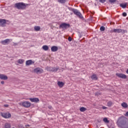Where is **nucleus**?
Listing matches in <instances>:
<instances>
[{"label": "nucleus", "mask_w": 128, "mask_h": 128, "mask_svg": "<svg viewBox=\"0 0 128 128\" xmlns=\"http://www.w3.org/2000/svg\"><path fill=\"white\" fill-rule=\"evenodd\" d=\"M46 70L48 72H58V68L47 67Z\"/></svg>", "instance_id": "nucleus-8"}, {"label": "nucleus", "mask_w": 128, "mask_h": 128, "mask_svg": "<svg viewBox=\"0 0 128 128\" xmlns=\"http://www.w3.org/2000/svg\"><path fill=\"white\" fill-rule=\"evenodd\" d=\"M125 116H128V112L125 114Z\"/></svg>", "instance_id": "nucleus-36"}, {"label": "nucleus", "mask_w": 128, "mask_h": 128, "mask_svg": "<svg viewBox=\"0 0 128 128\" xmlns=\"http://www.w3.org/2000/svg\"><path fill=\"white\" fill-rule=\"evenodd\" d=\"M0 114L1 116L4 118H12V114L8 112H0Z\"/></svg>", "instance_id": "nucleus-3"}, {"label": "nucleus", "mask_w": 128, "mask_h": 128, "mask_svg": "<svg viewBox=\"0 0 128 128\" xmlns=\"http://www.w3.org/2000/svg\"><path fill=\"white\" fill-rule=\"evenodd\" d=\"M122 16H127L126 12H123Z\"/></svg>", "instance_id": "nucleus-32"}, {"label": "nucleus", "mask_w": 128, "mask_h": 128, "mask_svg": "<svg viewBox=\"0 0 128 128\" xmlns=\"http://www.w3.org/2000/svg\"><path fill=\"white\" fill-rule=\"evenodd\" d=\"M126 74H128V69L126 70Z\"/></svg>", "instance_id": "nucleus-40"}, {"label": "nucleus", "mask_w": 128, "mask_h": 128, "mask_svg": "<svg viewBox=\"0 0 128 128\" xmlns=\"http://www.w3.org/2000/svg\"><path fill=\"white\" fill-rule=\"evenodd\" d=\"M58 84L60 88H62V86H64V83L62 82L59 81L58 82Z\"/></svg>", "instance_id": "nucleus-15"}, {"label": "nucleus", "mask_w": 128, "mask_h": 128, "mask_svg": "<svg viewBox=\"0 0 128 128\" xmlns=\"http://www.w3.org/2000/svg\"><path fill=\"white\" fill-rule=\"evenodd\" d=\"M110 2H116V0H109Z\"/></svg>", "instance_id": "nucleus-31"}, {"label": "nucleus", "mask_w": 128, "mask_h": 128, "mask_svg": "<svg viewBox=\"0 0 128 128\" xmlns=\"http://www.w3.org/2000/svg\"><path fill=\"white\" fill-rule=\"evenodd\" d=\"M26 66H30L31 64H32V60H28L26 61Z\"/></svg>", "instance_id": "nucleus-16"}, {"label": "nucleus", "mask_w": 128, "mask_h": 128, "mask_svg": "<svg viewBox=\"0 0 128 128\" xmlns=\"http://www.w3.org/2000/svg\"><path fill=\"white\" fill-rule=\"evenodd\" d=\"M17 62H18V64H24V60L22 59H19Z\"/></svg>", "instance_id": "nucleus-21"}, {"label": "nucleus", "mask_w": 128, "mask_h": 128, "mask_svg": "<svg viewBox=\"0 0 128 128\" xmlns=\"http://www.w3.org/2000/svg\"><path fill=\"white\" fill-rule=\"evenodd\" d=\"M121 106L122 108H126L128 106V104H126V102H122V104H121Z\"/></svg>", "instance_id": "nucleus-18"}, {"label": "nucleus", "mask_w": 128, "mask_h": 128, "mask_svg": "<svg viewBox=\"0 0 128 128\" xmlns=\"http://www.w3.org/2000/svg\"><path fill=\"white\" fill-rule=\"evenodd\" d=\"M12 39H6L5 40L1 41L2 44L4 46H6V44H8L10 42H12Z\"/></svg>", "instance_id": "nucleus-7"}, {"label": "nucleus", "mask_w": 128, "mask_h": 128, "mask_svg": "<svg viewBox=\"0 0 128 128\" xmlns=\"http://www.w3.org/2000/svg\"><path fill=\"white\" fill-rule=\"evenodd\" d=\"M14 46H18V43L14 42Z\"/></svg>", "instance_id": "nucleus-38"}, {"label": "nucleus", "mask_w": 128, "mask_h": 128, "mask_svg": "<svg viewBox=\"0 0 128 128\" xmlns=\"http://www.w3.org/2000/svg\"><path fill=\"white\" fill-rule=\"evenodd\" d=\"M112 106V102H108V106Z\"/></svg>", "instance_id": "nucleus-27"}, {"label": "nucleus", "mask_w": 128, "mask_h": 128, "mask_svg": "<svg viewBox=\"0 0 128 128\" xmlns=\"http://www.w3.org/2000/svg\"><path fill=\"white\" fill-rule=\"evenodd\" d=\"M102 110H106V108H108L104 106L102 107Z\"/></svg>", "instance_id": "nucleus-33"}, {"label": "nucleus", "mask_w": 128, "mask_h": 128, "mask_svg": "<svg viewBox=\"0 0 128 128\" xmlns=\"http://www.w3.org/2000/svg\"><path fill=\"white\" fill-rule=\"evenodd\" d=\"M0 83L2 84H4V81H2L0 82Z\"/></svg>", "instance_id": "nucleus-35"}, {"label": "nucleus", "mask_w": 128, "mask_h": 128, "mask_svg": "<svg viewBox=\"0 0 128 128\" xmlns=\"http://www.w3.org/2000/svg\"><path fill=\"white\" fill-rule=\"evenodd\" d=\"M91 78L94 80H98V76H96V74H93L91 76Z\"/></svg>", "instance_id": "nucleus-17"}, {"label": "nucleus", "mask_w": 128, "mask_h": 128, "mask_svg": "<svg viewBox=\"0 0 128 128\" xmlns=\"http://www.w3.org/2000/svg\"><path fill=\"white\" fill-rule=\"evenodd\" d=\"M40 102V100H38V98H32L33 102Z\"/></svg>", "instance_id": "nucleus-23"}, {"label": "nucleus", "mask_w": 128, "mask_h": 128, "mask_svg": "<svg viewBox=\"0 0 128 128\" xmlns=\"http://www.w3.org/2000/svg\"><path fill=\"white\" fill-rule=\"evenodd\" d=\"M126 6H128V3H122L120 4V6L122 8H126Z\"/></svg>", "instance_id": "nucleus-14"}, {"label": "nucleus", "mask_w": 128, "mask_h": 128, "mask_svg": "<svg viewBox=\"0 0 128 128\" xmlns=\"http://www.w3.org/2000/svg\"><path fill=\"white\" fill-rule=\"evenodd\" d=\"M22 106H24V108H30V102L28 101L22 102Z\"/></svg>", "instance_id": "nucleus-9"}, {"label": "nucleus", "mask_w": 128, "mask_h": 128, "mask_svg": "<svg viewBox=\"0 0 128 128\" xmlns=\"http://www.w3.org/2000/svg\"><path fill=\"white\" fill-rule=\"evenodd\" d=\"M14 6L16 8H18V10H24V8H26V5L24 3L18 2L16 3Z\"/></svg>", "instance_id": "nucleus-1"}, {"label": "nucleus", "mask_w": 128, "mask_h": 128, "mask_svg": "<svg viewBox=\"0 0 128 128\" xmlns=\"http://www.w3.org/2000/svg\"><path fill=\"white\" fill-rule=\"evenodd\" d=\"M4 128H10V124L8 122L6 123L5 125H4Z\"/></svg>", "instance_id": "nucleus-22"}, {"label": "nucleus", "mask_w": 128, "mask_h": 128, "mask_svg": "<svg viewBox=\"0 0 128 128\" xmlns=\"http://www.w3.org/2000/svg\"><path fill=\"white\" fill-rule=\"evenodd\" d=\"M104 30H106V28L104 26H102L100 28V30L102 31V32H104Z\"/></svg>", "instance_id": "nucleus-28"}, {"label": "nucleus", "mask_w": 128, "mask_h": 128, "mask_svg": "<svg viewBox=\"0 0 128 128\" xmlns=\"http://www.w3.org/2000/svg\"><path fill=\"white\" fill-rule=\"evenodd\" d=\"M30 102H32V98H30Z\"/></svg>", "instance_id": "nucleus-39"}, {"label": "nucleus", "mask_w": 128, "mask_h": 128, "mask_svg": "<svg viewBox=\"0 0 128 128\" xmlns=\"http://www.w3.org/2000/svg\"><path fill=\"white\" fill-rule=\"evenodd\" d=\"M68 42H72V37L69 36L68 38Z\"/></svg>", "instance_id": "nucleus-29"}, {"label": "nucleus", "mask_w": 128, "mask_h": 128, "mask_svg": "<svg viewBox=\"0 0 128 128\" xmlns=\"http://www.w3.org/2000/svg\"><path fill=\"white\" fill-rule=\"evenodd\" d=\"M116 76H118V78H126V75L123 74L117 73L116 74Z\"/></svg>", "instance_id": "nucleus-11"}, {"label": "nucleus", "mask_w": 128, "mask_h": 128, "mask_svg": "<svg viewBox=\"0 0 128 128\" xmlns=\"http://www.w3.org/2000/svg\"><path fill=\"white\" fill-rule=\"evenodd\" d=\"M4 106L5 108H8V104H5V105H4Z\"/></svg>", "instance_id": "nucleus-34"}, {"label": "nucleus", "mask_w": 128, "mask_h": 128, "mask_svg": "<svg viewBox=\"0 0 128 128\" xmlns=\"http://www.w3.org/2000/svg\"><path fill=\"white\" fill-rule=\"evenodd\" d=\"M6 20L4 19H0V26H6Z\"/></svg>", "instance_id": "nucleus-10"}, {"label": "nucleus", "mask_w": 128, "mask_h": 128, "mask_svg": "<svg viewBox=\"0 0 128 128\" xmlns=\"http://www.w3.org/2000/svg\"><path fill=\"white\" fill-rule=\"evenodd\" d=\"M103 121L104 122H106V124H109L110 121L108 120V118H104L103 119Z\"/></svg>", "instance_id": "nucleus-25"}, {"label": "nucleus", "mask_w": 128, "mask_h": 128, "mask_svg": "<svg viewBox=\"0 0 128 128\" xmlns=\"http://www.w3.org/2000/svg\"><path fill=\"white\" fill-rule=\"evenodd\" d=\"M34 72H36V74H42L44 72V70L42 68H36L34 70Z\"/></svg>", "instance_id": "nucleus-6"}, {"label": "nucleus", "mask_w": 128, "mask_h": 128, "mask_svg": "<svg viewBox=\"0 0 128 128\" xmlns=\"http://www.w3.org/2000/svg\"><path fill=\"white\" fill-rule=\"evenodd\" d=\"M58 2H60V4H64L66 0H57Z\"/></svg>", "instance_id": "nucleus-26"}, {"label": "nucleus", "mask_w": 128, "mask_h": 128, "mask_svg": "<svg viewBox=\"0 0 128 128\" xmlns=\"http://www.w3.org/2000/svg\"><path fill=\"white\" fill-rule=\"evenodd\" d=\"M111 32H115L116 34H126L128 31L126 30H122V29H114L111 31Z\"/></svg>", "instance_id": "nucleus-2"}, {"label": "nucleus", "mask_w": 128, "mask_h": 128, "mask_svg": "<svg viewBox=\"0 0 128 128\" xmlns=\"http://www.w3.org/2000/svg\"><path fill=\"white\" fill-rule=\"evenodd\" d=\"M34 30H36V32H39V30H40V26H35L34 27Z\"/></svg>", "instance_id": "nucleus-20"}, {"label": "nucleus", "mask_w": 128, "mask_h": 128, "mask_svg": "<svg viewBox=\"0 0 128 128\" xmlns=\"http://www.w3.org/2000/svg\"><path fill=\"white\" fill-rule=\"evenodd\" d=\"M8 78V76H6V75H4V74H0V80H6Z\"/></svg>", "instance_id": "nucleus-12"}, {"label": "nucleus", "mask_w": 128, "mask_h": 128, "mask_svg": "<svg viewBox=\"0 0 128 128\" xmlns=\"http://www.w3.org/2000/svg\"><path fill=\"white\" fill-rule=\"evenodd\" d=\"M48 108H50V110H52V106H49Z\"/></svg>", "instance_id": "nucleus-37"}, {"label": "nucleus", "mask_w": 128, "mask_h": 128, "mask_svg": "<svg viewBox=\"0 0 128 128\" xmlns=\"http://www.w3.org/2000/svg\"><path fill=\"white\" fill-rule=\"evenodd\" d=\"M70 27V24H68L66 23H62L60 26V28H63V30H66V28H68Z\"/></svg>", "instance_id": "nucleus-5"}, {"label": "nucleus", "mask_w": 128, "mask_h": 128, "mask_svg": "<svg viewBox=\"0 0 128 128\" xmlns=\"http://www.w3.org/2000/svg\"><path fill=\"white\" fill-rule=\"evenodd\" d=\"M42 48L46 52V50H48V46L44 45L42 46Z\"/></svg>", "instance_id": "nucleus-19"}, {"label": "nucleus", "mask_w": 128, "mask_h": 128, "mask_svg": "<svg viewBox=\"0 0 128 128\" xmlns=\"http://www.w3.org/2000/svg\"><path fill=\"white\" fill-rule=\"evenodd\" d=\"M58 48L56 46H52L51 48V52H58Z\"/></svg>", "instance_id": "nucleus-13"}, {"label": "nucleus", "mask_w": 128, "mask_h": 128, "mask_svg": "<svg viewBox=\"0 0 128 128\" xmlns=\"http://www.w3.org/2000/svg\"><path fill=\"white\" fill-rule=\"evenodd\" d=\"M72 12H73L74 14H76V16H78L80 18H82V15L80 13V12H78V10L72 8L71 9Z\"/></svg>", "instance_id": "nucleus-4"}, {"label": "nucleus", "mask_w": 128, "mask_h": 128, "mask_svg": "<svg viewBox=\"0 0 128 128\" xmlns=\"http://www.w3.org/2000/svg\"><path fill=\"white\" fill-rule=\"evenodd\" d=\"M100 2L102 4H104V2H106V0H100Z\"/></svg>", "instance_id": "nucleus-30"}, {"label": "nucleus", "mask_w": 128, "mask_h": 128, "mask_svg": "<svg viewBox=\"0 0 128 128\" xmlns=\"http://www.w3.org/2000/svg\"><path fill=\"white\" fill-rule=\"evenodd\" d=\"M80 110L82 112H86V108L84 107H82L80 108Z\"/></svg>", "instance_id": "nucleus-24"}]
</instances>
